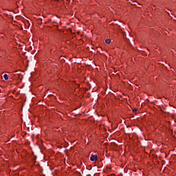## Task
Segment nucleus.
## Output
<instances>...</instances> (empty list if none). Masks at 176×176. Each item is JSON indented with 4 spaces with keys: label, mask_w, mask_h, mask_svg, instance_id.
<instances>
[{
    "label": "nucleus",
    "mask_w": 176,
    "mask_h": 176,
    "mask_svg": "<svg viewBox=\"0 0 176 176\" xmlns=\"http://www.w3.org/2000/svg\"><path fill=\"white\" fill-rule=\"evenodd\" d=\"M137 111H138L137 109H134L133 110V112H137Z\"/></svg>",
    "instance_id": "4"
},
{
    "label": "nucleus",
    "mask_w": 176,
    "mask_h": 176,
    "mask_svg": "<svg viewBox=\"0 0 176 176\" xmlns=\"http://www.w3.org/2000/svg\"><path fill=\"white\" fill-rule=\"evenodd\" d=\"M105 42H106V43L109 44V43H111V39L107 38V39L105 40Z\"/></svg>",
    "instance_id": "2"
},
{
    "label": "nucleus",
    "mask_w": 176,
    "mask_h": 176,
    "mask_svg": "<svg viewBox=\"0 0 176 176\" xmlns=\"http://www.w3.org/2000/svg\"><path fill=\"white\" fill-rule=\"evenodd\" d=\"M90 160L91 162H95L96 160H97V155H91V157H90Z\"/></svg>",
    "instance_id": "1"
},
{
    "label": "nucleus",
    "mask_w": 176,
    "mask_h": 176,
    "mask_svg": "<svg viewBox=\"0 0 176 176\" xmlns=\"http://www.w3.org/2000/svg\"><path fill=\"white\" fill-rule=\"evenodd\" d=\"M3 78H4V79H5L6 80H8V74H4Z\"/></svg>",
    "instance_id": "3"
}]
</instances>
